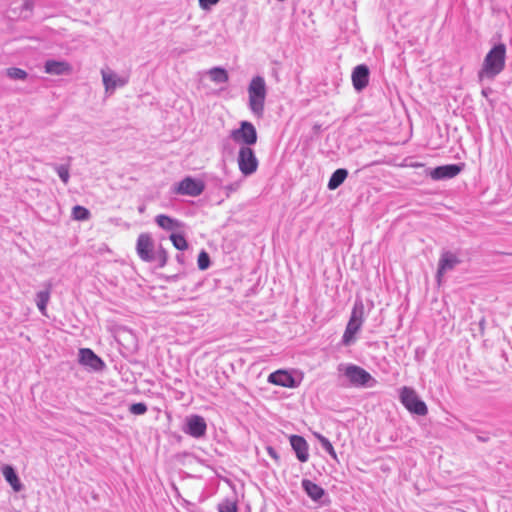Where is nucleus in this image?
Listing matches in <instances>:
<instances>
[{
    "mask_svg": "<svg viewBox=\"0 0 512 512\" xmlns=\"http://www.w3.org/2000/svg\"><path fill=\"white\" fill-rule=\"evenodd\" d=\"M239 187H240V182H235V183L225 186V190L227 192H235L238 190Z\"/></svg>",
    "mask_w": 512,
    "mask_h": 512,
    "instance_id": "f704fd0d",
    "label": "nucleus"
},
{
    "mask_svg": "<svg viewBox=\"0 0 512 512\" xmlns=\"http://www.w3.org/2000/svg\"><path fill=\"white\" fill-rule=\"evenodd\" d=\"M169 238L177 250L184 251L188 248V242L182 234L172 233Z\"/></svg>",
    "mask_w": 512,
    "mask_h": 512,
    "instance_id": "cd10ccee",
    "label": "nucleus"
},
{
    "mask_svg": "<svg viewBox=\"0 0 512 512\" xmlns=\"http://www.w3.org/2000/svg\"><path fill=\"white\" fill-rule=\"evenodd\" d=\"M79 362L94 371H100L105 367L103 360L89 348L79 350Z\"/></svg>",
    "mask_w": 512,
    "mask_h": 512,
    "instance_id": "ddd939ff",
    "label": "nucleus"
},
{
    "mask_svg": "<svg viewBox=\"0 0 512 512\" xmlns=\"http://www.w3.org/2000/svg\"><path fill=\"white\" fill-rule=\"evenodd\" d=\"M183 432L193 438L199 439L205 436L207 424L205 419L199 415H190L185 420Z\"/></svg>",
    "mask_w": 512,
    "mask_h": 512,
    "instance_id": "9b49d317",
    "label": "nucleus"
},
{
    "mask_svg": "<svg viewBox=\"0 0 512 512\" xmlns=\"http://www.w3.org/2000/svg\"><path fill=\"white\" fill-rule=\"evenodd\" d=\"M237 164L240 172L246 177L251 176L257 171L259 161L252 147H239L237 154Z\"/></svg>",
    "mask_w": 512,
    "mask_h": 512,
    "instance_id": "0eeeda50",
    "label": "nucleus"
},
{
    "mask_svg": "<svg viewBox=\"0 0 512 512\" xmlns=\"http://www.w3.org/2000/svg\"><path fill=\"white\" fill-rule=\"evenodd\" d=\"M267 453H268V455H269L271 458H273V459H275V460H279V455H278V453L276 452V450H275L274 448H272V447H268V448H267Z\"/></svg>",
    "mask_w": 512,
    "mask_h": 512,
    "instance_id": "c9c22d12",
    "label": "nucleus"
},
{
    "mask_svg": "<svg viewBox=\"0 0 512 512\" xmlns=\"http://www.w3.org/2000/svg\"><path fill=\"white\" fill-rule=\"evenodd\" d=\"M50 294H51V284L48 283L45 290L39 291L36 294V305L40 311V313L44 316H46L47 311V304L50 300Z\"/></svg>",
    "mask_w": 512,
    "mask_h": 512,
    "instance_id": "4be33fe9",
    "label": "nucleus"
},
{
    "mask_svg": "<svg viewBox=\"0 0 512 512\" xmlns=\"http://www.w3.org/2000/svg\"><path fill=\"white\" fill-rule=\"evenodd\" d=\"M302 488L314 501H319L324 496V489L308 479L302 480Z\"/></svg>",
    "mask_w": 512,
    "mask_h": 512,
    "instance_id": "412c9836",
    "label": "nucleus"
},
{
    "mask_svg": "<svg viewBox=\"0 0 512 512\" xmlns=\"http://www.w3.org/2000/svg\"><path fill=\"white\" fill-rule=\"evenodd\" d=\"M248 107L251 113L261 118L264 115V106L267 96V87L265 79L262 76H255L248 85Z\"/></svg>",
    "mask_w": 512,
    "mask_h": 512,
    "instance_id": "7ed1b4c3",
    "label": "nucleus"
},
{
    "mask_svg": "<svg viewBox=\"0 0 512 512\" xmlns=\"http://www.w3.org/2000/svg\"><path fill=\"white\" fill-rule=\"evenodd\" d=\"M400 401L403 406L410 412L419 416H425L428 413L427 405L422 401L415 390L411 387L404 386L400 389Z\"/></svg>",
    "mask_w": 512,
    "mask_h": 512,
    "instance_id": "39448f33",
    "label": "nucleus"
},
{
    "mask_svg": "<svg viewBox=\"0 0 512 512\" xmlns=\"http://www.w3.org/2000/svg\"><path fill=\"white\" fill-rule=\"evenodd\" d=\"M360 323H364L365 320V306L362 299L357 298L354 302L350 318Z\"/></svg>",
    "mask_w": 512,
    "mask_h": 512,
    "instance_id": "b1692460",
    "label": "nucleus"
},
{
    "mask_svg": "<svg viewBox=\"0 0 512 512\" xmlns=\"http://www.w3.org/2000/svg\"><path fill=\"white\" fill-rule=\"evenodd\" d=\"M289 440L297 459L302 463L307 462L309 459V446L307 441L299 435H291Z\"/></svg>",
    "mask_w": 512,
    "mask_h": 512,
    "instance_id": "dca6fc26",
    "label": "nucleus"
},
{
    "mask_svg": "<svg viewBox=\"0 0 512 512\" xmlns=\"http://www.w3.org/2000/svg\"><path fill=\"white\" fill-rule=\"evenodd\" d=\"M205 184L200 179L186 176L180 182L171 187V192L176 195L197 197L203 193Z\"/></svg>",
    "mask_w": 512,
    "mask_h": 512,
    "instance_id": "6e6552de",
    "label": "nucleus"
},
{
    "mask_svg": "<svg viewBox=\"0 0 512 512\" xmlns=\"http://www.w3.org/2000/svg\"><path fill=\"white\" fill-rule=\"evenodd\" d=\"M2 474L15 492H20L23 489V484L12 466L4 465L2 467Z\"/></svg>",
    "mask_w": 512,
    "mask_h": 512,
    "instance_id": "aec40b11",
    "label": "nucleus"
},
{
    "mask_svg": "<svg viewBox=\"0 0 512 512\" xmlns=\"http://www.w3.org/2000/svg\"><path fill=\"white\" fill-rule=\"evenodd\" d=\"M230 138L240 146H249L256 144L258 134L255 126L249 121H241L239 127L231 130Z\"/></svg>",
    "mask_w": 512,
    "mask_h": 512,
    "instance_id": "423d86ee",
    "label": "nucleus"
},
{
    "mask_svg": "<svg viewBox=\"0 0 512 512\" xmlns=\"http://www.w3.org/2000/svg\"><path fill=\"white\" fill-rule=\"evenodd\" d=\"M72 217L79 221L88 220L90 217V211L83 206L76 205L72 209Z\"/></svg>",
    "mask_w": 512,
    "mask_h": 512,
    "instance_id": "c85d7f7f",
    "label": "nucleus"
},
{
    "mask_svg": "<svg viewBox=\"0 0 512 512\" xmlns=\"http://www.w3.org/2000/svg\"><path fill=\"white\" fill-rule=\"evenodd\" d=\"M369 68L365 64L356 66L352 72V83L356 91L360 92L369 83Z\"/></svg>",
    "mask_w": 512,
    "mask_h": 512,
    "instance_id": "2eb2a0df",
    "label": "nucleus"
},
{
    "mask_svg": "<svg viewBox=\"0 0 512 512\" xmlns=\"http://www.w3.org/2000/svg\"><path fill=\"white\" fill-rule=\"evenodd\" d=\"M208 75L210 79L217 83V84H223L228 82L229 76L227 71L222 67H213L208 71Z\"/></svg>",
    "mask_w": 512,
    "mask_h": 512,
    "instance_id": "393cba45",
    "label": "nucleus"
},
{
    "mask_svg": "<svg viewBox=\"0 0 512 512\" xmlns=\"http://www.w3.org/2000/svg\"><path fill=\"white\" fill-rule=\"evenodd\" d=\"M506 46L503 43L495 45L485 56L479 78L493 79L500 74L505 67Z\"/></svg>",
    "mask_w": 512,
    "mask_h": 512,
    "instance_id": "f03ea898",
    "label": "nucleus"
},
{
    "mask_svg": "<svg viewBox=\"0 0 512 512\" xmlns=\"http://www.w3.org/2000/svg\"><path fill=\"white\" fill-rule=\"evenodd\" d=\"M6 75L13 80H25L28 77V74L25 70L17 67L7 68Z\"/></svg>",
    "mask_w": 512,
    "mask_h": 512,
    "instance_id": "c756f323",
    "label": "nucleus"
},
{
    "mask_svg": "<svg viewBox=\"0 0 512 512\" xmlns=\"http://www.w3.org/2000/svg\"><path fill=\"white\" fill-rule=\"evenodd\" d=\"M362 325L363 324L360 322L349 319L342 336L341 343L344 346H350L354 344L356 341V335L361 330Z\"/></svg>",
    "mask_w": 512,
    "mask_h": 512,
    "instance_id": "f3484780",
    "label": "nucleus"
},
{
    "mask_svg": "<svg viewBox=\"0 0 512 512\" xmlns=\"http://www.w3.org/2000/svg\"><path fill=\"white\" fill-rule=\"evenodd\" d=\"M268 382L274 385L295 388L299 385L296 379L285 370H277L268 376Z\"/></svg>",
    "mask_w": 512,
    "mask_h": 512,
    "instance_id": "4468645a",
    "label": "nucleus"
},
{
    "mask_svg": "<svg viewBox=\"0 0 512 512\" xmlns=\"http://www.w3.org/2000/svg\"><path fill=\"white\" fill-rule=\"evenodd\" d=\"M460 263L461 259L459 258L458 253L450 250H443L438 261L436 273L437 281L440 283L444 274L455 269V267Z\"/></svg>",
    "mask_w": 512,
    "mask_h": 512,
    "instance_id": "9d476101",
    "label": "nucleus"
},
{
    "mask_svg": "<svg viewBox=\"0 0 512 512\" xmlns=\"http://www.w3.org/2000/svg\"><path fill=\"white\" fill-rule=\"evenodd\" d=\"M197 264L200 270H206L210 266V257L207 252L201 251L198 255Z\"/></svg>",
    "mask_w": 512,
    "mask_h": 512,
    "instance_id": "2f4dec72",
    "label": "nucleus"
},
{
    "mask_svg": "<svg viewBox=\"0 0 512 512\" xmlns=\"http://www.w3.org/2000/svg\"><path fill=\"white\" fill-rule=\"evenodd\" d=\"M55 171L57 172L59 178L64 184H67L69 182L70 174H69V167L67 165H53Z\"/></svg>",
    "mask_w": 512,
    "mask_h": 512,
    "instance_id": "7c9ffc66",
    "label": "nucleus"
},
{
    "mask_svg": "<svg viewBox=\"0 0 512 512\" xmlns=\"http://www.w3.org/2000/svg\"><path fill=\"white\" fill-rule=\"evenodd\" d=\"M44 69L48 74L64 75L70 72L71 67L69 63L65 61L47 60Z\"/></svg>",
    "mask_w": 512,
    "mask_h": 512,
    "instance_id": "a211bd4d",
    "label": "nucleus"
},
{
    "mask_svg": "<svg viewBox=\"0 0 512 512\" xmlns=\"http://www.w3.org/2000/svg\"><path fill=\"white\" fill-rule=\"evenodd\" d=\"M218 512H238L237 501L235 499H224L218 504Z\"/></svg>",
    "mask_w": 512,
    "mask_h": 512,
    "instance_id": "bb28decb",
    "label": "nucleus"
},
{
    "mask_svg": "<svg viewBox=\"0 0 512 512\" xmlns=\"http://www.w3.org/2000/svg\"><path fill=\"white\" fill-rule=\"evenodd\" d=\"M156 224L166 231H175L183 227V223L175 218L165 214H159L155 217Z\"/></svg>",
    "mask_w": 512,
    "mask_h": 512,
    "instance_id": "6ab92c4d",
    "label": "nucleus"
},
{
    "mask_svg": "<svg viewBox=\"0 0 512 512\" xmlns=\"http://www.w3.org/2000/svg\"><path fill=\"white\" fill-rule=\"evenodd\" d=\"M102 82L107 95H112L117 88L124 87L129 82V74H117L110 68L101 69Z\"/></svg>",
    "mask_w": 512,
    "mask_h": 512,
    "instance_id": "1a4fd4ad",
    "label": "nucleus"
},
{
    "mask_svg": "<svg viewBox=\"0 0 512 512\" xmlns=\"http://www.w3.org/2000/svg\"><path fill=\"white\" fill-rule=\"evenodd\" d=\"M338 371L349 380L352 386L370 388L377 384L376 379L369 372L355 364H339Z\"/></svg>",
    "mask_w": 512,
    "mask_h": 512,
    "instance_id": "20e7f679",
    "label": "nucleus"
},
{
    "mask_svg": "<svg viewBox=\"0 0 512 512\" xmlns=\"http://www.w3.org/2000/svg\"><path fill=\"white\" fill-rule=\"evenodd\" d=\"M136 251L141 260L154 262L160 268L164 267L167 263L168 255L166 250L161 245L155 247L154 241L148 233H141L138 236Z\"/></svg>",
    "mask_w": 512,
    "mask_h": 512,
    "instance_id": "f257e3e1",
    "label": "nucleus"
},
{
    "mask_svg": "<svg viewBox=\"0 0 512 512\" xmlns=\"http://www.w3.org/2000/svg\"><path fill=\"white\" fill-rule=\"evenodd\" d=\"M314 435L316 439L319 441L322 449L325 450L332 458L337 459L336 452L329 439L320 433H315Z\"/></svg>",
    "mask_w": 512,
    "mask_h": 512,
    "instance_id": "a878e982",
    "label": "nucleus"
},
{
    "mask_svg": "<svg viewBox=\"0 0 512 512\" xmlns=\"http://www.w3.org/2000/svg\"><path fill=\"white\" fill-rule=\"evenodd\" d=\"M130 413L134 415H143L147 412V406L145 403H133L129 408Z\"/></svg>",
    "mask_w": 512,
    "mask_h": 512,
    "instance_id": "473e14b6",
    "label": "nucleus"
},
{
    "mask_svg": "<svg viewBox=\"0 0 512 512\" xmlns=\"http://www.w3.org/2000/svg\"><path fill=\"white\" fill-rule=\"evenodd\" d=\"M220 0H199V6L203 10H209L212 6L219 3Z\"/></svg>",
    "mask_w": 512,
    "mask_h": 512,
    "instance_id": "72a5a7b5",
    "label": "nucleus"
},
{
    "mask_svg": "<svg viewBox=\"0 0 512 512\" xmlns=\"http://www.w3.org/2000/svg\"><path fill=\"white\" fill-rule=\"evenodd\" d=\"M347 176H348V171L346 169L339 168V169L335 170L329 179L328 188L330 190L337 189L340 185H342V183L345 181Z\"/></svg>",
    "mask_w": 512,
    "mask_h": 512,
    "instance_id": "5701e85b",
    "label": "nucleus"
},
{
    "mask_svg": "<svg viewBox=\"0 0 512 512\" xmlns=\"http://www.w3.org/2000/svg\"><path fill=\"white\" fill-rule=\"evenodd\" d=\"M464 168V164H447L438 166L430 171L433 180L451 179L457 176Z\"/></svg>",
    "mask_w": 512,
    "mask_h": 512,
    "instance_id": "f8f14e48",
    "label": "nucleus"
}]
</instances>
